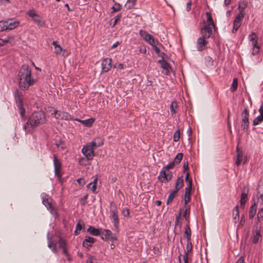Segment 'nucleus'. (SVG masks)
<instances>
[{
    "instance_id": "obj_62",
    "label": "nucleus",
    "mask_w": 263,
    "mask_h": 263,
    "mask_svg": "<svg viewBox=\"0 0 263 263\" xmlns=\"http://www.w3.org/2000/svg\"><path fill=\"white\" fill-rule=\"evenodd\" d=\"M154 49L155 50V51L157 53V54H159L160 53V49H159L158 47L156 46L155 47H154Z\"/></svg>"
},
{
    "instance_id": "obj_61",
    "label": "nucleus",
    "mask_w": 263,
    "mask_h": 263,
    "mask_svg": "<svg viewBox=\"0 0 263 263\" xmlns=\"http://www.w3.org/2000/svg\"><path fill=\"white\" fill-rule=\"evenodd\" d=\"M191 7V2H189V3H187V5H186V10L187 11L190 10Z\"/></svg>"
},
{
    "instance_id": "obj_28",
    "label": "nucleus",
    "mask_w": 263,
    "mask_h": 263,
    "mask_svg": "<svg viewBox=\"0 0 263 263\" xmlns=\"http://www.w3.org/2000/svg\"><path fill=\"white\" fill-rule=\"evenodd\" d=\"M256 209L257 205L256 203H254L250 207L249 211V218L250 219H252L254 217L256 212Z\"/></svg>"
},
{
    "instance_id": "obj_48",
    "label": "nucleus",
    "mask_w": 263,
    "mask_h": 263,
    "mask_svg": "<svg viewBox=\"0 0 263 263\" xmlns=\"http://www.w3.org/2000/svg\"><path fill=\"white\" fill-rule=\"evenodd\" d=\"M259 47L257 44L253 45V49L252 51V54L255 55L259 52Z\"/></svg>"
},
{
    "instance_id": "obj_49",
    "label": "nucleus",
    "mask_w": 263,
    "mask_h": 263,
    "mask_svg": "<svg viewBox=\"0 0 263 263\" xmlns=\"http://www.w3.org/2000/svg\"><path fill=\"white\" fill-rule=\"evenodd\" d=\"M86 263H97V259L94 256H90Z\"/></svg>"
},
{
    "instance_id": "obj_27",
    "label": "nucleus",
    "mask_w": 263,
    "mask_h": 263,
    "mask_svg": "<svg viewBox=\"0 0 263 263\" xmlns=\"http://www.w3.org/2000/svg\"><path fill=\"white\" fill-rule=\"evenodd\" d=\"M191 231L189 225H186L185 228V231L183 235L184 238L187 239V241L191 240Z\"/></svg>"
},
{
    "instance_id": "obj_2",
    "label": "nucleus",
    "mask_w": 263,
    "mask_h": 263,
    "mask_svg": "<svg viewBox=\"0 0 263 263\" xmlns=\"http://www.w3.org/2000/svg\"><path fill=\"white\" fill-rule=\"evenodd\" d=\"M46 122L45 114L43 111H35L32 114L28 119V121L24 124V129L26 132L31 133L34 128Z\"/></svg>"
},
{
    "instance_id": "obj_17",
    "label": "nucleus",
    "mask_w": 263,
    "mask_h": 263,
    "mask_svg": "<svg viewBox=\"0 0 263 263\" xmlns=\"http://www.w3.org/2000/svg\"><path fill=\"white\" fill-rule=\"evenodd\" d=\"M248 193V187H244L243 189L242 193L241 195V199H240V206L242 208H244L245 203L247 202Z\"/></svg>"
},
{
    "instance_id": "obj_25",
    "label": "nucleus",
    "mask_w": 263,
    "mask_h": 263,
    "mask_svg": "<svg viewBox=\"0 0 263 263\" xmlns=\"http://www.w3.org/2000/svg\"><path fill=\"white\" fill-rule=\"evenodd\" d=\"M261 235H260V230H256L254 233H253V238L252 242L254 243H257L259 240L261 238Z\"/></svg>"
},
{
    "instance_id": "obj_41",
    "label": "nucleus",
    "mask_w": 263,
    "mask_h": 263,
    "mask_svg": "<svg viewBox=\"0 0 263 263\" xmlns=\"http://www.w3.org/2000/svg\"><path fill=\"white\" fill-rule=\"evenodd\" d=\"M238 87V80L237 78H234L231 85V89L232 91H235Z\"/></svg>"
},
{
    "instance_id": "obj_36",
    "label": "nucleus",
    "mask_w": 263,
    "mask_h": 263,
    "mask_svg": "<svg viewBox=\"0 0 263 263\" xmlns=\"http://www.w3.org/2000/svg\"><path fill=\"white\" fill-rule=\"evenodd\" d=\"M177 192L176 191H173L172 193L169 195L167 200V204H168L170 203H171L174 199V197H175Z\"/></svg>"
},
{
    "instance_id": "obj_24",
    "label": "nucleus",
    "mask_w": 263,
    "mask_h": 263,
    "mask_svg": "<svg viewBox=\"0 0 263 263\" xmlns=\"http://www.w3.org/2000/svg\"><path fill=\"white\" fill-rule=\"evenodd\" d=\"M140 35L145 41L147 42L151 40L153 37L152 35L149 34L147 32L142 30L140 31Z\"/></svg>"
},
{
    "instance_id": "obj_51",
    "label": "nucleus",
    "mask_w": 263,
    "mask_h": 263,
    "mask_svg": "<svg viewBox=\"0 0 263 263\" xmlns=\"http://www.w3.org/2000/svg\"><path fill=\"white\" fill-rule=\"evenodd\" d=\"M182 259H183V262H182L181 261V259H179L180 263H188V254H187V253H185L184 255H183Z\"/></svg>"
},
{
    "instance_id": "obj_30",
    "label": "nucleus",
    "mask_w": 263,
    "mask_h": 263,
    "mask_svg": "<svg viewBox=\"0 0 263 263\" xmlns=\"http://www.w3.org/2000/svg\"><path fill=\"white\" fill-rule=\"evenodd\" d=\"M52 45L54 47L55 53L57 54H60L63 50L62 47L59 44H58L57 41H53L52 42Z\"/></svg>"
},
{
    "instance_id": "obj_53",
    "label": "nucleus",
    "mask_w": 263,
    "mask_h": 263,
    "mask_svg": "<svg viewBox=\"0 0 263 263\" xmlns=\"http://www.w3.org/2000/svg\"><path fill=\"white\" fill-rule=\"evenodd\" d=\"M122 214L124 217H128L129 215V212L127 209L125 208L122 210Z\"/></svg>"
},
{
    "instance_id": "obj_23",
    "label": "nucleus",
    "mask_w": 263,
    "mask_h": 263,
    "mask_svg": "<svg viewBox=\"0 0 263 263\" xmlns=\"http://www.w3.org/2000/svg\"><path fill=\"white\" fill-rule=\"evenodd\" d=\"M236 152H237V160L236 163L237 165H239L242 162V151L240 149L238 146L236 147Z\"/></svg>"
},
{
    "instance_id": "obj_4",
    "label": "nucleus",
    "mask_w": 263,
    "mask_h": 263,
    "mask_svg": "<svg viewBox=\"0 0 263 263\" xmlns=\"http://www.w3.org/2000/svg\"><path fill=\"white\" fill-rule=\"evenodd\" d=\"M176 164L173 161L166 166H165L162 170L158 176V179L162 182H168L171 181L173 177V173L170 171L166 172V170H169L174 167Z\"/></svg>"
},
{
    "instance_id": "obj_26",
    "label": "nucleus",
    "mask_w": 263,
    "mask_h": 263,
    "mask_svg": "<svg viewBox=\"0 0 263 263\" xmlns=\"http://www.w3.org/2000/svg\"><path fill=\"white\" fill-rule=\"evenodd\" d=\"M183 185V178L182 176L179 177L176 182L175 190L178 192V190L181 189Z\"/></svg>"
},
{
    "instance_id": "obj_9",
    "label": "nucleus",
    "mask_w": 263,
    "mask_h": 263,
    "mask_svg": "<svg viewBox=\"0 0 263 263\" xmlns=\"http://www.w3.org/2000/svg\"><path fill=\"white\" fill-rule=\"evenodd\" d=\"M53 165L55 175L59 179H61L62 177L61 173L62 164L55 155H53Z\"/></svg>"
},
{
    "instance_id": "obj_42",
    "label": "nucleus",
    "mask_w": 263,
    "mask_h": 263,
    "mask_svg": "<svg viewBox=\"0 0 263 263\" xmlns=\"http://www.w3.org/2000/svg\"><path fill=\"white\" fill-rule=\"evenodd\" d=\"M263 220V208H261L257 214V222H260Z\"/></svg>"
},
{
    "instance_id": "obj_1",
    "label": "nucleus",
    "mask_w": 263,
    "mask_h": 263,
    "mask_svg": "<svg viewBox=\"0 0 263 263\" xmlns=\"http://www.w3.org/2000/svg\"><path fill=\"white\" fill-rule=\"evenodd\" d=\"M18 78L19 86L22 90H27L34 85L36 79L32 76L31 69L27 64L23 65L20 69Z\"/></svg>"
},
{
    "instance_id": "obj_7",
    "label": "nucleus",
    "mask_w": 263,
    "mask_h": 263,
    "mask_svg": "<svg viewBox=\"0 0 263 263\" xmlns=\"http://www.w3.org/2000/svg\"><path fill=\"white\" fill-rule=\"evenodd\" d=\"M27 14L40 27H43L45 25V22L42 17L36 14L34 10H29Z\"/></svg>"
},
{
    "instance_id": "obj_19",
    "label": "nucleus",
    "mask_w": 263,
    "mask_h": 263,
    "mask_svg": "<svg viewBox=\"0 0 263 263\" xmlns=\"http://www.w3.org/2000/svg\"><path fill=\"white\" fill-rule=\"evenodd\" d=\"M101 231L102 229L95 228L92 226H90L87 230V232H88L90 235L96 236L100 235Z\"/></svg>"
},
{
    "instance_id": "obj_22",
    "label": "nucleus",
    "mask_w": 263,
    "mask_h": 263,
    "mask_svg": "<svg viewBox=\"0 0 263 263\" xmlns=\"http://www.w3.org/2000/svg\"><path fill=\"white\" fill-rule=\"evenodd\" d=\"M89 143L96 149L103 144V140L102 138L97 137L94 139V140Z\"/></svg>"
},
{
    "instance_id": "obj_55",
    "label": "nucleus",
    "mask_w": 263,
    "mask_h": 263,
    "mask_svg": "<svg viewBox=\"0 0 263 263\" xmlns=\"http://www.w3.org/2000/svg\"><path fill=\"white\" fill-rule=\"evenodd\" d=\"M9 42L8 39H0V46L4 45Z\"/></svg>"
},
{
    "instance_id": "obj_39",
    "label": "nucleus",
    "mask_w": 263,
    "mask_h": 263,
    "mask_svg": "<svg viewBox=\"0 0 263 263\" xmlns=\"http://www.w3.org/2000/svg\"><path fill=\"white\" fill-rule=\"evenodd\" d=\"M183 157V154L182 153H178L176 156L173 162L176 164H179L181 161Z\"/></svg>"
},
{
    "instance_id": "obj_58",
    "label": "nucleus",
    "mask_w": 263,
    "mask_h": 263,
    "mask_svg": "<svg viewBox=\"0 0 263 263\" xmlns=\"http://www.w3.org/2000/svg\"><path fill=\"white\" fill-rule=\"evenodd\" d=\"M183 168H184V171H186L188 170L189 166H188V162L187 161H186V162H184V163H183Z\"/></svg>"
},
{
    "instance_id": "obj_47",
    "label": "nucleus",
    "mask_w": 263,
    "mask_h": 263,
    "mask_svg": "<svg viewBox=\"0 0 263 263\" xmlns=\"http://www.w3.org/2000/svg\"><path fill=\"white\" fill-rule=\"evenodd\" d=\"M186 252L185 253H189V252H191L192 250V243L190 241V240L187 241V245H186Z\"/></svg>"
},
{
    "instance_id": "obj_31",
    "label": "nucleus",
    "mask_w": 263,
    "mask_h": 263,
    "mask_svg": "<svg viewBox=\"0 0 263 263\" xmlns=\"http://www.w3.org/2000/svg\"><path fill=\"white\" fill-rule=\"evenodd\" d=\"M249 39L252 42V45L257 44V35L255 33L252 32L249 36Z\"/></svg>"
},
{
    "instance_id": "obj_45",
    "label": "nucleus",
    "mask_w": 263,
    "mask_h": 263,
    "mask_svg": "<svg viewBox=\"0 0 263 263\" xmlns=\"http://www.w3.org/2000/svg\"><path fill=\"white\" fill-rule=\"evenodd\" d=\"M63 119L66 120H73V117L67 112H64V115L63 116Z\"/></svg>"
},
{
    "instance_id": "obj_6",
    "label": "nucleus",
    "mask_w": 263,
    "mask_h": 263,
    "mask_svg": "<svg viewBox=\"0 0 263 263\" xmlns=\"http://www.w3.org/2000/svg\"><path fill=\"white\" fill-rule=\"evenodd\" d=\"M95 148L89 143L84 145L82 149V153L86 157L88 160L92 159L95 156L94 151Z\"/></svg>"
},
{
    "instance_id": "obj_12",
    "label": "nucleus",
    "mask_w": 263,
    "mask_h": 263,
    "mask_svg": "<svg viewBox=\"0 0 263 263\" xmlns=\"http://www.w3.org/2000/svg\"><path fill=\"white\" fill-rule=\"evenodd\" d=\"M102 72H107L111 67V59L106 58L102 60L101 63Z\"/></svg>"
},
{
    "instance_id": "obj_14",
    "label": "nucleus",
    "mask_w": 263,
    "mask_h": 263,
    "mask_svg": "<svg viewBox=\"0 0 263 263\" xmlns=\"http://www.w3.org/2000/svg\"><path fill=\"white\" fill-rule=\"evenodd\" d=\"M95 238L90 236H86L83 241V246L86 248H89L92 246V244L95 242Z\"/></svg>"
},
{
    "instance_id": "obj_16",
    "label": "nucleus",
    "mask_w": 263,
    "mask_h": 263,
    "mask_svg": "<svg viewBox=\"0 0 263 263\" xmlns=\"http://www.w3.org/2000/svg\"><path fill=\"white\" fill-rule=\"evenodd\" d=\"M161 67L163 69L162 72L165 75H168L170 73V66L169 64L164 60H161L158 61Z\"/></svg>"
},
{
    "instance_id": "obj_33",
    "label": "nucleus",
    "mask_w": 263,
    "mask_h": 263,
    "mask_svg": "<svg viewBox=\"0 0 263 263\" xmlns=\"http://www.w3.org/2000/svg\"><path fill=\"white\" fill-rule=\"evenodd\" d=\"M65 111L54 110L52 115H54L55 117L58 119H63V116Z\"/></svg>"
},
{
    "instance_id": "obj_50",
    "label": "nucleus",
    "mask_w": 263,
    "mask_h": 263,
    "mask_svg": "<svg viewBox=\"0 0 263 263\" xmlns=\"http://www.w3.org/2000/svg\"><path fill=\"white\" fill-rule=\"evenodd\" d=\"M148 43L151 44L153 47L156 46L158 44V42L154 40L153 37L149 40Z\"/></svg>"
},
{
    "instance_id": "obj_18",
    "label": "nucleus",
    "mask_w": 263,
    "mask_h": 263,
    "mask_svg": "<svg viewBox=\"0 0 263 263\" xmlns=\"http://www.w3.org/2000/svg\"><path fill=\"white\" fill-rule=\"evenodd\" d=\"M98 182V178L96 177L93 181L87 185V188L90 190H91L94 193H97L98 191H97V184Z\"/></svg>"
},
{
    "instance_id": "obj_43",
    "label": "nucleus",
    "mask_w": 263,
    "mask_h": 263,
    "mask_svg": "<svg viewBox=\"0 0 263 263\" xmlns=\"http://www.w3.org/2000/svg\"><path fill=\"white\" fill-rule=\"evenodd\" d=\"M7 24L6 22V21H0V31H4L7 30Z\"/></svg>"
},
{
    "instance_id": "obj_56",
    "label": "nucleus",
    "mask_w": 263,
    "mask_h": 263,
    "mask_svg": "<svg viewBox=\"0 0 263 263\" xmlns=\"http://www.w3.org/2000/svg\"><path fill=\"white\" fill-rule=\"evenodd\" d=\"M191 187H186L185 189L184 195L190 196L191 193Z\"/></svg>"
},
{
    "instance_id": "obj_21",
    "label": "nucleus",
    "mask_w": 263,
    "mask_h": 263,
    "mask_svg": "<svg viewBox=\"0 0 263 263\" xmlns=\"http://www.w3.org/2000/svg\"><path fill=\"white\" fill-rule=\"evenodd\" d=\"M7 24V30H12L17 27L19 25L17 21H12V20H8L6 21Z\"/></svg>"
},
{
    "instance_id": "obj_20",
    "label": "nucleus",
    "mask_w": 263,
    "mask_h": 263,
    "mask_svg": "<svg viewBox=\"0 0 263 263\" xmlns=\"http://www.w3.org/2000/svg\"><path fill=\"white\" fill-rule=\"evenodd\" d=\"M257 201L263 204V183L259 185L257 189Z\"/></svg>"
},
{
    "instance_id": "obj_63",
    "label": "nucleus",
    "mask_w": 263,
    "mask_h": 263,
    "mask_svg": "<svg viewBox=\"0 0 263 263\" xmlns=\"http://www.w3.org/2000/svg\"><path fill=\"white\" fill-rule=\"evenodd\" d=\"M121 8V5L119 4L116 3V11L120 10Z\"/></svg>"
},
{
    "instance_id": "obj_34",
    "label": "nucleus",
    "mask_w": 263,
    "mask_h": 263,
    "mask_svg": "<svg viewBox=\"0 0 263 263\" xmlns=\"http://www.w3.org/2000/svg\"><path fill=\"white\" fill-rule=\"evenodd\" d=\"M263 121V114H260V115L255 118L253 122V125L255 126Z\"/></svg>"
},
{
    "instance_id": "obj_32",
    "label": "nucleus",
    "mask_w": 263,
    "mask_h": 263,
    "mask_svg": "<svg viewBox=\"0 0 263 263\" xmlns=\"http://www.w3.org/2000/svg\"><path fill=\"white\" fill-rule=\"evenodd\" d=\"M239 219L238 206H236L233 209V219L235 223H236Z\"/></svg>"
},
{
    "instance_id": "obj_11",
    "label": "nucleus",
    "mask_w": 263,
    "mask_h": 263,
    "mask_svg": "<svg viewBox=\"0 0 263 263\" xmlns=\"http://www.w3.org/2000/svg\"><path fill=\"white\" fill-rule=\"evenodd\" d=\"M242 125L241 128L243 130H246L248 128L249 126V112L247 108H245L243 111L242 114Z\"/></svg>"
},
{
    "instance_id": "obj_8",
    "label": "nucleus",
    "mask_w": 263,
    "mask_h": 263,
    "mask_svg": "<svg viewBox=\"0 0 263 263\" xmlns=\"http://www.w3.org/2000/svg\"><path fill=\"white\" fill-rule=\"evenodd\" d=\"M244 16L245 15L242 13H238L236 16L233 22V33H236L238 28L241 26Z\"/></svg>"
},
{
    "instance_id": "obj_44",
    "label": "nucleus",
    "mask_w": 263,
    "mask_h": 263,
    "mask_svg": "<svg viewBox=\"0 0 263 263\" xmlns=\"http://www.w3.org/2000/svg\"><path fill=\"white\" fill-rule=\"evenodd\" d=\"M19 99V102H17V106L20 108V112L21 115L22 116H24L25 110L24 108H23L22 107V101L20 100V99Z\"/></svg>"
},
{
    "instance_id": "obj_10",
    "label": "nucleus",
    "mask_w": 263,
    "mask_h": 263,
    "mask_svg": "<svg viewBox=\"0 0 263 263\" xmlns=\"http://www.w3.org/2000/svg\"><path fill=\"white\" fill-rule=\"evenodd\" d=\"M41 198L42 199L43 204L47 208L48 210H50L51 212L54 211V208L52 206L50 199L48 195L43 193L41 194Z\"/></svg>"
},
{
    "instance_id": "obj_60",
    "label": "nucleus",
    "mask_w": 263,
    "mask_h": 263,
    "mask_svg": "<svg viewBox=\"0 0 263 263\" xmlns=\"http://www.w3.org/2000/svg\"><path fill=\"white\" fill-rule=\"evenodd\" d=\"M236 263H244V258L243 257H240L238 259Z\"/></svg>"
},
{
    "instance_id": "obj_46",
    "label": "nucleus",
    "mask_w": 263,
    "mask_h": 263,
    "mask_svg": "<svg viewBox=\"0 0 263 263\" xmlns=\"http://www.w3.org/2000/svg\"><path fill=\"white\" fill-rule=\"evenodd\" d=\"M180 139V132L179 130H177L174 134V141L177 142Z\"/></svg>"
},
{
    "instance_id": "obj_37",
    "label": "nucleus",
    "mask_w": 263,
    "mask_h": 263,
    "mask_svg": "<svg viewBox=\"0 0 263 263\" xmlns=\"http://www.w3.org/2000/svg\"><path fill=\"white\" fill-rule=\"evenodd\" d=\"M94 122V120L92 118H90L87 120H83L81 121L82 124L85 125L87 127H90L92 125V123Z\"/></svg>"
},
{
    "instance_id": "obj_15",
    "label": "nucleus",
    "mask_w": 263,
    "mask_h": 263,
    "mask_svg": "<svg viewBox=\"0 0 263 263\" xmlns=\"http://www.w3.org/2000/svg\"><path fill=\"white\" fill-rule=\"evenodd\" d=\"M101 238L103 240L105 241L108 240L110 239H112V233L108 229H102L101 231Z\"/></svg>"
},
{
    "instance_id": "obj_52",
    "label": "nucleus",
    "mask_w": 263,
    "mask_h": 263,
    "mask_svg": "<svg viewBox=\"0 0 263 263\" xmlns=\"http://www.w3.org/2000/svg\"><path fill=\"white\" fill-rule=\"evenodd\" d=\"M88 197V195L87 194L84 196L83 198H81L80 202L82 205H84L86 204Z\"/></svg>"
},
{
    "instance_id": "obj_5",
    "label": "nucleus",
    "mask_w": 263,
    "mask_h": 263,
    "mask_svg": "<svg viewBox=\"0 0 263 263\" xmlns=\"http://www.w3.org/2000/svg\"><path fill=\"white\" fill-rule=\"evenodd\" d=\"M47 239H48V247L49 248L52 250L53 253H57L58 252V249L57 246L58 245L59 248H63L66 246V242L65 240L62 238H59L58 242H55V241L52 240L49 237V233H47Z\"/></svg>"
},
{
    "instance_id": "obj_40",
    "label": "nucleus",
    "mask_w": 263,
    "mask_h": 263,
    "mask_svg": "<svg viewBox=\"0 0 263 263\" xmlns=\"http://www.w3.org/2000/svg\"><path fill=\"white\" fill-rule=\"evenodd\" d=\"M177 108V102L175 101L172 102L171 104L170 109H171V111L173 115L176 114V110Z\"/></svg>"
},
{
    "instance_id": "obj_3",
    "label": "nucleus",
    "mask_w": 263,
    "mask_h": 263,
    "mask_svg": "<svg viewBox=\"0 0 263 263\" xmlns=\"http://www.w3.org/2000/svg\"><path fill=\"white\" fill-rule=\"evenodd\" d=\"M206 20L203 21L204 26L201 28V34L204 38H210L213 33V29L215 28V25L213 21L212 15L210 12L205 13Z\"/></svg>"
},
{
    "instance_id": "obj_13",
    "label": "nucleus",
    "mask_w": 263,
    "mask_h": 263,
    "mask_svg": "<svg viewBox=\"0 0 263 263\" xmlns=\"http://www.w3.org/2000/svg\"><path fill=\"white\" fill-rule=\"evenodd\" d=\"M206 38L202 37H199L197 40V48L199 51H202L204 48L205 45L208 44V41H206Z\"/></svg>"
},
{
    "instance_id": "obj_57",
    "label": "nucleus",
    "mask_w": 263,
    "mask_h": 263,
    "mask_svg": "<svg viewBox=\"0 0 263 263\" xmlns=\"http://www.w3.org/2000/svg\"><path fill=\"white\" fill-rule=\"evenodd\" d=\"M62 249H63V253H64V254H65L66 256H67V257H68V259L69 260H70V258H69V254H68V252H67V250H66V247H64V248H62Z\"/></svg>"
},
{
    "instance_id": "obj_64",
    "label": "nucleus",
    "mask_w": 263,
    "mask_h": 263,
    "mask_svg": "<svg viewBox=\"0 0 263 263\" xmlns=\"http://www.w3.org/2000/svg\"><path fill=\"white\" fill-rule=\"evenodd\" d=\"M259 112L260 114H263V102L259 109Z\"/></svg>"
},
{
    "instance_id": "obj_38",
    "label": "nucleus",
    "mask_w": 263,
    "mask_h": 263,
    "mask_svg": "<svg viewBox=\"0 0 263 263\" xmlns=\"http://www.w3.org/2000/svg\"><path fill=\"white\" fill-rule=\"evenodd\" d=\"M114 204V203L113 202L110 203V212L112 219V223L115 225V211L113 208Z\"/></svg>"
},
{
    "instance_id": "obj_54",
    "label": "nucleus",
    "mask_w": 263,
    "mask_h": 263,
    "mask_svg": "<svg viewBox=\"0 0 263 263\" xmlns=\"http://www.w3.org/2000/svg\"><path fill=\"white\" fill-rule=\"evenodd\" d=\"M84 226V224L83 223H81V222H79L76 225V229H77V231H81Z\"/></svg>"
},
{
    "instance_id": "obj_29",
    "label": "nucleus",
    "mask_w": 263,
    "mask_h": 263,
    "mask_svg": "<svg viewBox=\"0 0 263 263\" xmlns=\"http://www.w3.org/2000/svg\"><path fill=\"white\" fill-rule=\"evenodd\" d=\"M247 5L248 4L246 2L242 1L241 3H240L238 5V9L239 10V13H243V15H245V13L244 12V10L246 8Z\"/></svg>"
},
{
    "instance_id": "obj_35",
    "label": "nucleus",
    "mask_w": 263,
    "mask_h": 263,
    "mask_svg": "<svg viewBox=\"0 0 263 263\" xmlns=\"http://www.w3.org/2000/svg\"><path fill=\"white\" fill-rule=\"evenodd\" d=\"M136 2V0H127L125 4V7L128 9L133 8L135 6Z\"/></svg>"
},
{
    "instance_id": "obj_59",
    "label": "nucleus",
    "mask_w": 263,
    "mask_h": 263,
    "mask_svg": "<svg viewBox=\"0 0 263 263\" xmlns=\"http://www.w3.org/2000/svg\"><path fill=\"white\" fill-rule=\"evenodd\" d=\"M190 199V196L184 195V202L185 204L189 202Z\"/></svg>"
}]
</instances>
